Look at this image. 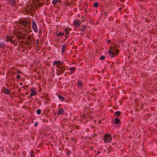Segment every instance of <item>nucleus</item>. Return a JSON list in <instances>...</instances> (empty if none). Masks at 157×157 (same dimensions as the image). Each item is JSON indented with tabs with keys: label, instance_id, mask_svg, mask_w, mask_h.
Returning a JSON list of instances; mask_svg holds the SVG:
<instances>
[{
	"label": "nucleus",
	"instance_id": "f257e3e1",
	"mask_svg": "<svg viewBox=\"0 0 157 157\" xmlns=\"http://www.w3.org/2000/svg\"><path fill=\"white\" fill-rule=\"evenodd\" d=\"M119 45L117 44H114V46L111 47L109 50V53L111 57H113L117 55L118 50L117 49Z\"/></svg>",
	"mask_w": 157,
	"mask_h": 157
},
{
	"label": "nucleus",
	"instance_id": "f03ea898",
	"mask_svg": "<svg viewBox=\"0 0 157 157\" xmlns=\"http://www.w3.org/2000/svg\"><path fill=\"white\" fill-rule=\"evenodd\" d=\"M103 140L106 143L110 142L112 140V136L110 134H106L104 136Z\"/></svg>",
	"mask_w": 157,
	"mask_h": 157
},
{
	"label": "nucleus",
	"instance_id": "7ed1b4c3",
	"mask_svg": "<svg viewBox=\"0 0 157 157\" xmlns=\"http://www.w3.org/2000/svg\"><path fill=\"white\" fill-rule=\"evenodd\" d=\"M19 23L21 25L24 26L25 27H27L28 21L27 19L24 18L20 19L19 20Z\"/></svg>",
	"mask_w": 157,
	"mask_h": 157
},
{
	"label": "nucleus",
	"instance_id": "20e7f679",
	"mask_svg": "<svg viewBox=\"0 0 157 157\" xmlns=\"http://www.w3.org/2000/svg\"><path fill=\"white\" fill-rule=\"evenodd\" d=\"M63 61H62V62L60 60H57V61H54L52 65L53 66H55L56 65L57 67L58 68H60L62 66H63Z\"/></svg>",
	"mask_w": 157,
	"mask_h": 157
},
{
	"label": "nucleus",
	"instance_id": "39448f33",
	"mask_svg": "<svg viewBox=\"0 0 157 157\" xmlns=\"http://www.w3.org/2000/svg\"><path fill=\"white\" fill-rule=\"evenodd\" d=\"M56 70V74L57 75H59L63 73L65 70V67L62 66L60 68Z\"/></svg>",
	"mask_w": 157,
	"mask_h": 157
},
{
	"label": "nucleus",
	"instance_id": "423d86ee",
	"mask_svg": "<svg viewBox=\"0 0 157 157\" xmlns=\"http://www.w3.org/2000/svg\"><path fill=\"white\" fill-rule=\"evenodd\" d=\"M32 28L34 30V31L36 32H38V29L37 27L36 24L34 20H32Z\"/></svg>",
	"mask_w": 157,
	"mask_h": 157
},
{
	"label": "nucleus",
	"instance_id": "0eeeda50",
	"mask_svg": "<svg viewBox=\"0 0 157 157\" xmlns=\"http://www.w3.org/2000/svg\"><path fill=\"white\" fill-rule=\"evenodd\" d=\"M80 29L81 32H86V30H87V26L86 25H82L80 26ZM86 32H87L86 31Z\"/></svg>",
	"mask_w": 157,
	"mask_h": 157
},
{
	"label": "nucleus",
	"instance_id": "6e6552de",
	"mask_svg": "<svg viewBox=\"0 0 157 157\" xmlns=\"http://www.w3.org/2000/svg\"><path fill=\"white\" fill-rule=\"evenodd\" d=\"M81 23V21L78 20H74V25L77 27L79 26Z\"/></svg>",
	"mask_w": 157,
	"mask_h": 157
},
{
	"label": "nucleus",
	"instance_id": "1a4fd4ad",
	"mask_svg": "<svg viewBox=\"0 0 157 157\" xmlns=\"http://www.w3.org/2000/svg\"><path fill=\"white\" fill-rule=\"evenodd\" d=\"M64 112V111L63 109L60 108L59 109L57 114L58 115L63 114Z\"/></svg>",
	"mask_w": 157,
	"mask_h": 157
},
{
	"label": "nucleus",
	"instance_id": "9d476101",
	"mask_svg": "<svg viewBox=\"0 0 157 157\" xmlns=\"http://www.w3.org/2000/svg\"><path fill=\"white\" fill-rule=\"evenodd\" d=\"M32 92L30 94V97H31L33 96H34L36 94V93L35 91L34 90V89L32 88L31 89Z\"/></svg>",
	"mask_w": 157,
	"mask_h": 157
},
{
	"label": "nucleus",
	"instance_id": "9b49d317",
	"mask_svg": "<svg viewBox=\"0 0 157 157\" xmlns=\"http://www.w3.org/2000/svg\"><path fill=\"white\" fill-rule=\"evenodd\" d=\"M6 39L7 40V41H9L12 43H13V40L9 36H7Z\"/></svg>",
	"mask_w": 157,
	"mask_h": 157
},
{
	"label": "nucleus",
	"instance_id": "f8f14e48",
	"mask_svg": "<svg viewBox=\"0 0 157 157\" xmlns=\"http://www.w3.org/2000/svg\"><path fill=\"white\" fill-rule=\"evenodd\" d=\"M5 48V44L2 42H0V48L4 49Z\"/></svg>",
	"mask_w": 157,
	"mask_h": 157
},
{
	"label": "nucleus",
	"instance_id": "ddd939ff",
	"mask_svg": "<svg viewBox=\"0 0 157 157\" xmlns=\"http://www.w3.org/2000/svg\"><path fill=\"white\" fill-rule=\"evenodd\" d=\"M4 93L5 94L9 95L10 94V91L8 89H6L5 90Z\"/></svg>",
	"mask_w": 157,
	"mask_h": 157
},
{
	"label": "nucleus",
	"instance_id": "4468645a",
	"mask_svg": "<svg viewBox=\"0 0 157 157\" xmlns=\"http://www.w3.org/2000/svg\"><path fill=\"white\" fill-rule=\"evenodd\" d=\"M66 48V45L65 44H63L62 47V52L63 53L65 52V50Z\"/></svg>",
	"mask_w": 157,
	"mask_h": 157
},
{
	"label": "nucleus",
	"instance_id": "2eb2a0df",
	"mask_svg": "<svg viewBox=\"0 0 157 157\" xmlns=\"http://www.w3.org/2000/svg\"><path fill=\"white\" fill-rule=\"evenodd\" d=\"M58 97L59 98L61 101H63L65 100L64 98L61 95H58Z\"/></svg>",
	"mask_w": 157,
	"mask_h": 157
},
{
	"label": "nucleus",
	"instance_id": "dca6fc26",
	"mask_svg": "<svg viewBox=\"0 0 157 157\" xmlns=\"http://www.w3.org/2000/svg\"><path fill=\"white\" fill-rule=\"evenodd\" d=\"M71 30V28H65L64 29V30L65 32H66V34H68L69 33V31H70Z\"/></svg>",
	"mask_w": 157,
	"mask_h": 157
},
{
	"label": "nucleus",
	"instance_id": "f3484780",
	"mask_svg": "<svg viewBox=\"0 0 157 157\" xmlns=\"http://www.w3.org/2000/svg\"><path fill=\"white\" fill-rule=\"evenodd\" d=\"M10 4L12 5H14L15 4V0H8Z\"/></svg>",
	"mask_w": 157,
	"mask_h": 157
},
{
	"label": "nucleus",
	"instance_id": "a211bd4d",
	"mask_svg": "<svg viewBox=\"0 0 157 157\" xmlns=\"http://www.w3.org/2000/svg\"><path fill=\"white\" fill-rule=\"evenodd\" d=\"M120 122V120L118 118H116L114 119V122L116 124H118Z\"/></svg>",
	"mask_w": 157,
	"mask_h": 157
},
{
	"label": "nucleus",
	"instance_id": "6ab92c4d",
	"mask_svg": "<svg viewBox=\"0 0 157 157\" xmlns=\"http://www.w3.org/2000/svg\"><path fill=\"white\" fill-rule=\"evenodd\" d=\"M64 35V33H62L61 32H60L58 34H57V36H61Z\"/></svg>",
	"mask_w": 157,
	"mask_h": 157
},
{
	"label": "nucleus",
	"instance_id": "aec40b11",
	"mask_svg": "<svg viewBox=\"0 0 157 157\" xmlns=\"http://www.w3.org/2000/svg\"><path fill=\"white\" fill-rule=\"evenodd\" d=\"M60 0H53L52 1V3L53 4H56L57 2H59Z\"/></svg>",
	"mask_w": 157,
	"mask_h": 157
},
{
	"label": "nucleus",
	"instance_id": "412c9836",
	"mask_svg": "<svg viewBox=\"0 0 157 157\" xmlns=\"http://www.w3.org/2000/svg\"><path fill=\"white\" fill-rule=\"evenodd\" d=\"M78 85L80 87H82V84L81 80H79L78 82Z\"/></svg>",
	"mask_w": 157,
	"mask_h": 157
},
{
	"label": "nucleus",
	"instance_id": "4be33fe9",
	"mask_svg": "<svg viewBox=\"0 0 157 157\" xmlns=\"http://www.w3.org/2000/svg\"><path fill=\"white\" fill-rule=\"evenodd\" d=\"M115 113L117 116L118 117L121 114V112L119 111H117Z\"/></svg>",
	"mask_w": 157,
	"mask_h": 157
},
{
	"label": "nucleus",
	"instance_id": "5701e85b",
	"mask_svg": "<svg viewBox=\"0 0 157 157\" xmlns=\"http://www.w3.org/2000/svg\"><path fill=\"white\" fill-rule=\"evenodd\" d=\"M36 6L37 7H41L40 6V2H37V3L36 4Z\"/></svg>",
	"mask_w": 157,
	"mask_h": 157
},
{
	"label": "nucleus",
	"instance_id": "b1692460",
	"mask_svg": "<svg viewBox=\"0 0 157 157\" xmlns=\"http://www.w3.org/2000/svg\"><path fill=\"white\" fill-rule=\"evenodd\" d=\"M70 70L73 72L75 70V69L74 67H71L69 68Z\"/></svg>",
	"mask_w": 157,
	"mask_h": 157
},
{
	"label": "nucleus",
	"instance_id": "393cba45",
	"mask_svg": "<svg viewBox=\"0 0 157 157\" xmlns=\"http://www.w3.org/2000/svg\"><path fill=\"white\" fill-rule=\"evenodd\" d=\"M94 6L95 7H97L98 6V3L97 2H95L94 4Z\"/></svg>",
	"mask_w": 157,
	"mask_h": 157
},
{
	"label": "nucleus",
	"instance_id": "a878e982",
	"mask_svg": "<svg viewBox=\"0 0 157 157\" xmlns=\"http://www.w3.org/2000/svg\"><path fill=\"white\" fill-rule=\"evenodd\" d=\"M105 58V57L104 56H101L100 58V59L101 60H104Z\"/></svg>",
	"mask_w": 157,
	"mask_h": 157
},
{
	"label": "nucleus",
	"instance_id": "bb28decb",
	"mask_svg": "<svg viewBox=\"0 0 157 157\" xmlns=\"http://www.w3.org/2000/svg\"><path fill=\"white\" fill-rule=\"evenodd\" d=\"M22 36L20 35H18L17 36V38L21 40L22 39Z\"/></svg>",
	"mask_w": 157,
	"mask_h": 157
},
{
	"label": "nucleus",
	"instance_id": "cd10ccee",
	"mask_svg": "<svg viewBox=\"0 0 157 157\" xmlns=\"http://www.w3.org/2000/svg\"><path fill=\"white\" fill-rule=\"evenodd\" d=\"M41 113V110L40 109H38L36 111V113L38 114H40Z\"/></svg>",
	"mask_w": 157,
	"mask_h": 157
},
{
	"label": "nucleus",
	"instance_id": "c85d7f7f",
	"mask_svg": "<svg viewBox=\"0 0 157 157\" xmlns=\"http://www.w3.org/2000/svg\"><path fill=\"white\" fill-rule=\"evenodd\" d=\"M25 43L26 45H30V42L29 41H26L25 42Z\"/></svg>",
	"mask_w": 157,
	"mask_h": 157
},
{
	"label": "nucleus",
	"instance_id": "c756f323",
	"mask_svg": "<svg viewBox=\"0 0 157 157\" xmlns=\"http://www.w3.org/2000/svg\"><path fill=\"white\" fill-rule=\"evenodd\" d=\"M40 6H42L43 5L45 4V3L44 2H40Z\"/></svg>",
	"mask_w": 157,
	"mask_h": 157
},
{
	"label": "nucleus",
	"instance_id": "7c9ffc66",
	"mask_svg": "<svg viewBox=\"0 0 157 157\" xmlns=\"http://www.w3.org/2000/svg\"><path fill=\"white\" fill-rule=\"evenodd\" d=\"M31 39V36H27V39L28 40H29Z\"/></svg>",
	"mask_w": 157,
	"mask_h": 157
},
{
	"label": "nucleus",
	"instance_id": "2f4dec72",
	"mask_svg": "<svg viewBox=\"0 0 157 157\" xmlns=\"http://www.w3.org/2000/svg\"><path fill=\"white\" fill-rule=\"evenodd\" d=\"M22 39H23V40H24L25 37V35L24 34H22Z\"/></svg>",
	"mask_w": 157,
	"mask_h": 157
},
{
	"label": "nucleus",
	"instance_id": "473e14b6",
	"mask_svg": "<svg viewBox=\"0 0 157 157\" xmlns=\"http://www.w3.org/2000/svg\"><path fill=\"white\" fill-rule=\"evenodd\" d=\"M17 78L19 79L20 78V76L19 75H18L17 76Z\"/></svg>",
	"mask_w": 157,
	"mask_h": 157
},
{
	"label": "nucleus",
	"instance_id": "72a5a7b5",
	"mask_svg": "<svg viewBox=\"0 0 157 157\" xmlns=\"http://www.w3.org/2000/svg\"><path fill=\"white\" fill-rule=\"evenodd\" d=\"M27 26H29V27L31 25V23L30 22H29V21H28V23L27 24Z\"/></svg>",
	"mask_w": 157,
	"mask_h": 157
},
{
	"label": "nucleus",
	"instance_id": "f704fd0d",
	"mask_svg": "<svg viewBox=\"0 0 157 157\" xmlns=\"http://www.w3.org/2000/svg\"><path fill=\"white\" fill-rule=\"evenodd\" d=\"M108 13L106 12H105L104 13V14L105 16H106L107 15Z\"/></svg>",
	"mask_w": 157,
	"mask_h": 157
},
{
	"label": "nucleus",
	"instance_id": "c9c22d12",
	"mask_svg": "<svg viewBox=\"0 0 157 157\" xmlns=\"http://www.w3.org/2000/svg\"><path fill=\"white\" fill-rule=\"evenodd\" d=\"M38 123L37 122H36V123H35L34 124L35 126V127L37 126V125H38Z\"/></svg>",
	"mask_w": 157,
	"mask_h": 157
},
{
	"label": "nucleus",
	"instance_id": "e433bc0d",
	"mask_svg": "<svg viewBox=\"0 0 157 157\" xmlns=\"http://www.w3.org/2000/svg\"><path fill=\"white\" fill-rule=\"evenodd\" d=\"M31 157H33V152L31 153Z\"/></svg>",
	"mask_w": 157,
	"mask_h": 157
},
{
	"label": "nucleus",
	"instance_id": "4c0bfd02",
	"mask_svg": "<svg viewBox=\"0 0 157 157\" xmlns=\"http://www.w3.org/2000/svg\"><path fill=\"white\" fill-rule=\"evenodd\" d=\"M110 42V40H108L107 41V42L108 43H109Z\"/></svg>",
	"mask_w": 157,
	"mask_h": 157
},
{
	"label": "nucleus",
	"instance_id": "58836bf2",
	"mask_svg": "<svg viewBox=\"0 0 157 157\" xmlns=\"http://www.w3.org/2000/svg\"><path fill=\"white\" fill-rule=\"evenodd\" d=\"M83 118H84V117H85V114H83Z\"/></svg>",
	"mask_w": 157,
	"mask_h": 157
},
{
	"label": "nucleus",
	"instance_id": "ea45409f",
	"mask_svg": "<svg viewBox=\"0 0 157 157\" xmlns=\"http://www.w3.org/2000/svg\"><path fill=\"white\" fill-rule=\"evenodd\" d=\"M38 41H39L38 40H37L36 41V42H37V43H39Z\"/></svg>",
	"mask_w": 157,
	"mask_h": 157
},
{
	"label": "nucleus",
	"instance_id": "a19ab883",
	"mask_svg": "<svg viewBox=\"0 0 157 157\" xmlns=\"http://www.w3.org/2000/svg\"><path fill=\"white\" fill-rule=\"evenodd\" d=\"M100 153V151H97V154H99Z\"/></svg>",
	"mask_w": 157,
	"mask_h": 157
},
{
	"label": "nucleus",
	"instance_id": "79ce46f5",
	"mask_svg": "<svg viewBox=\"0 0 157 157\" xmlns=\"http://www.w3.org/2000/svg\"><path fill=\"white\" fill-rule=\"evenodd\" d=\"M20 85H22V84H22V83H20Z\"/></svg>",
	"mask_w": 157,
	"mask_h": 157
},
{
	"label": "nucleus",
	"instance_id": "37998d69",
	"mask_svg": "<svg viewBox=\"0 0 157 157\" xmlns=\"http://www.w3.org/2000/svg\"><path fill=\"white\" fill-rule=\"evenodd\" d=\"M121 8H119V10H121Z\"/></svg>",
	"mask_w": 157,
	"mask_h": 157
},
{
	"label": "nucleus",
	"instance_id": "c03bdc74",
	"mask_svg": "<svg viewBox=\"0 0 157 157\" xmlns=\"http://www.w3.org/2000/svg\"><path fill=\"white\" fill-rule=\"evenodd\" d=\"M31 46L30 47H29V48H31Z\"/></svg>",
	"mask_w": 157,
	"mask_h": 157
},
{
	"label": "nucleus",
	"instance_id": "a18cd8bd",
	"mask_svg": "<svg viewBox=\"0 0 157 157\" xmlns=\"http://www.w3.org/2000/svg\"><path fill=\"white\" fill-rule=\"evenodd\" d=\"M140 1H142V0H140Z\"/></svg>",
	"mask_w": 157,
	"mask_h": 157
}]
</instances>
